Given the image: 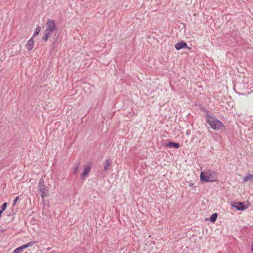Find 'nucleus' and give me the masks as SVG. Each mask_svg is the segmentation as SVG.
<instances>
[{
    "mask_svg": "<svg viewBox=\"0 0 253 253\" xmlns=\"http://www.w3.org/2000/svg\"><path fill=\"white\" fill-rule=\"evenodd\" d=\"M207 123L214 130L224 131L225 130V126L223 123L215 117L213 116L210 120L209 119Z\"/></svg>",
    "mask_w": 253,
    "mask_h": 253,
    "instance_id": "obj_1",
    "label": "nucleus"
},
{
    "mask_svg": "<svg viewBox=\"0 0 253 253\" xmlns=\"http://www.w3.org/2000/svg\"><path fill=\"white\" fill-rule=\"evenodd\" d=\"M38 190L40 193V196L43 200L45 197L49 196V190L47 186L45 185L44 180L42 177L40 179L38 184Z\"/></svg>",
    "mask_w": 253,
    "mask_h": 253,
    "instance_id": "obj_2",
    "label": "nucleus"
},
{
    "mask_svg": "<svg viewBox=\"0 0 253 253\" xmlns=\"http://www.w3.org/2000/svg\"><path fill=\"white\" fill-rule=\"evenodd\" d=\"M46 29L44 31L51 34L56 30V24L54 20L48 19L45 25Z\"/></svg>",
    "mask_w": 253,
    "mask_h": 253,
    "instance_id": "obj_3",
    "label": "nucleus"
},
{
    "mask_svg": "<svg viewBox=\"0 0 253 253\" xmlns=\"http://www.w3.org/2000/svg\"><path fill=\"white\" fill-rule=\"evenodd\" d=\"M213 173V171L212 170H209V171L205 173L204 172H201L200 173V180L202 182H213L214 181V180H211V179L210 176L212 175V174Z\"/></svg>",
    "mask_w": 253,
    "mask_h": 253,
    "instance_id": "obj_4",
    "label": "nucleus"
},
{
    "mask_svg": "<svg viewBox=\"0 0 253 253\" xmlns=\"http://www.w3.org/2000/svg\"><path fill=\"white\" fill-rule=\"evenodd\" d=\"M232 206L240 211L247 209L249 207L248 204L245 205L243 202H234L232 204Z\"/></svg>",
    "mask_w": 253,
    "mask_h": 253,
    "instance_id": "obj_5",
    "label": "nucleus"
},
{
    "mask_svg": "<svg viewBox=\"0 0 253 253\" xmlns=\"http://www.w3.org/2000/svg\"><path fill=\"white\" fill-rule=\"evenodd\" d=\"M175 48L176 49V50H179L183 48H187L188 49H190V47H187V43L183 42H178L175 45Z\"/></svg>",
    "mask_w": 253,
    "mask_h": 253,
    "instance_id": "obj_6",
    "label": "nucleus"
},
{
    "mask_svg": "<svg viewBox=\"0 0 253 253\" xmlns=\"http://www.w3.org/2000/svg\"><path fill=\"white\" fill-rule=\"evenodd\" d=\"M34 42L33 37H31L27 42L26 47L28 51H31L34 47Z\"/></svg>",
    "mask_w": 253,
    "mask_h": 253,
    "instance_id": "obj_7",
    "label": "nucleus"
},
{
    "mask_svg": "<svg viewBox=\"0 0 253 253\" xmlns=\"http://www.w3.org/2000/svg\"><path fill=\"white\" fill-rule=\"evenodd\" d=\"M90 168L89 166H84V169L83 172L82 173L81 175V178L82 179H84V176L87 175L90 171Z\"/></svg>",
    "mask_w": 253,
    "mask_h": 253,
    "instance_id": "obj_8",
    "label": "nucleus"
},
{
    "mask_svg": "<svg viewBox=\"0 0 253 253\" xmlns=\"http://www.w3.org/2000/svg\"><path fill=\"white\" fill-rule=\"evenodd\" d=\"M201 109L205 112L204 116L206 118V122L208 121L209 119L210 120L211 118L213 117V116L211 115L210 112L208 110H207L205 107H202Z\"/></svg>",
    "mask_w": 253,
    "mask_h": 253,
    "instance_id": "obj_9",
    "label": "nucleus"
},
{
    "mask_svg": "<svg viewBox=\"0 0 253 253\" xmlns=\"http://www.w3.org/2000/svg\"><path fill=\"white\" fill-rule=\"evenodd\" d=\"M60 36V33L58 32H56L54 33L52 39L51 41H52V43L54 44H58V40Z\"/></svg>",
    "mask_w": 253,
    "mask_h": 253,
    "instance_id": "obj_10",
    "label": "nucleus"
},
{
    "mask_svg": "<svg viewBox=\"0 0 253 253\" xmlns=\"http://www.w3.org/2000/svg\"><path fill=\"white\" fill-rule=\"evenodd\" d=\"M166 145L170 148H175L176 149H178L180 147L179 143L173 142H169Z\"/></svg>",
    "mask_w": 253,
    "mask_h": 253,
    "instance_id": "obj_11",
    "label": "nucleus"
},
{
    "mask_svg": "<svg viewBox=\"0 0 253 253\" xmlns=\"http://www.w3.org/2000/svg\"><path fill=\"white\" fill-rule=\"evenodd\" d=\"M111 160L110 158H108L105 160L104 163V170L107 171L108 169V168L110 165Z\"/></svg>",
    "mask_w": 253,
    "mask_h": 253,
    "instance_id": "obj_12",
    "label": "nucleus"
},
{
    "mask_svg": "<svg viewBox=\"0 0 253 253\" xmlns=\"http://www.w3.org/2000/svg\"><path fill=\"white\" fill-rule=\"evenodd\" d=\"M248 181L253 182V174H248L247 176L244 177L243 181L244 182H247Z\"/></svg>",
    "mask_w": 253,
    "mask_h": 253,
    "instance_id": "obj_13",
    "label": "nucleus"
},
{
    "mask_svg": "<svg viewBox=\"0 0 253 253\" xmlns=\"http://www.w3.org/2000/svg\"><path fill=\"white\" fill-rule=\"evenodd\" d=\"M218 214L216 213L212 214L209 218V221L211 222L214 223L217 220Z\"/></svg>",
    "mask_w": 253,
    "mask_h": 253,
    "instance_id": "obj_14",
    "label": "nucleus"
},
{
    "mask_svg": "<svg viewBox=\"0 0 253 253\" xmlns=\"http://www.w3.org/2000/svg\"><path fill=\"white\" fill-rule=\"evenodd\" d=\"M80 164V162H79V161H77L75 163V166H74V168L73 169V173L74 175L76 174V173H77Z\"/></svg>",
    "mask_w": 253,
    "mask_h": 253,
    "instance_id": "obj_15",
    "label": "nucleus"
},
{
    "mask_svg": "<svg viewBox=\"0 0 253 253\" xmlns=\"http://www.w3.org/2000/svg\"><path fill=\"white\" fill-rule=\"evenodd\" d=\"M25 248L23 245L20 246L19 247L15 249L12 252V253H21L23 251Z\"/></svg>",
    "mask_w": 253,
    "mask_h": 253,
    "instance_id": "obj_16",
    "label": "nucleus"
},
{
    "mask_svg": "<svg viewBox=\"0 0 253 253\" xmlns=\"http://www.w3.org/2000/svg\"><path fill=\"white\" fill-rule=\"evenodd\" d=\"M40 31H41V27L40 26H37L34 30V32L32 37H36L37 36H38L39 35Z\"/></svg>",
    "mask_w": 253,
    "mask_h": 253,
    "instance_id": "obj_17",
    "label": "nucleus"
},
{
    "mask_svg": "<svg viewBox=\"0 0 253 253\" xmlns=\"http://www.w3.org/2000/svg\"><path fill=\"white\" fill-rule=\"evenodd\" d=\"M43 34H44V35L42 37V39L44 41L46 42L48 40V39H49V38L50 37V35L51 34L48 33H47V32H45V31H44Z\"/></svg>",
    "mask_w": 253,
    "mask_h": 253,
    "instance_id": "obj_18",
    "label": "nucleus"
},
{
    "mask_svg": "<svg viewBox=\"0 0 253 253\" xmlns=\"http://www.w3.org/2000/svg\"><path fill=\"white\" fill-rule=\"evenodd\" d=\"M34 243H35L34 241H31V242H29L27 243V244H24L23 245L24 246V248L26 249L29 247L32 246L34 244Z\"/></svg>",
    "mask_w": 253,
    "mask_h": 253,
    "instance_id": "obj_19",
    "label": "nucleus"
},
{
    "mask_svg": "<svg viewBox=\"0 0 253 253\" xmlns=\"http://www.w3.org/2000/svg\"><path fill=\"white\" fill-rule=\"evenodd\" d=\"M7 206V203L6 202L2 204V205L1 206V209L0 211H2V212H3V211L6 209Z\"/></svg>",
    "mask_w": 253,
    "mask_h": 253,
    "instance_id": "obj_20",
    "label": "nucleus"
},
{
    "mask_svg": "<svg viewBox=\"0 0 253 253\" xmlns=\"http://www.w3.org/2000/svg\"><path fill=\"white\" fill-rule=\"evenodd\" d=\"M57 44L52 43V44L50 46V49H51V52L54 50Z\"/></svg>",
    "mask_w": 253,
    "mask_h": 253,
    "instance_id": "obj_21",
    "label": "nucleus"
},
{
    "mask_svg": "<svg viewBox=\"0 0 253 253\" xmlns=\"http://www.w3.org/2000/svg\"><path fill=\"white\" fill-rule=\"evenodd\" d=\"M19 197H16L14 200H13V206H14L16 205V203L17 202V201L19 200Z\"/></svg>",
    "mask_w": 253,
    "mask_h": 253,
    "instance_id": "obj_22",
    "label": "nucleus"
},
{
    "mask_svg": "<svg viewBox=\"0 0 253 253\" xmlns=\"http://www.w3.org/2000/svg\"><path fill=\"white\" fill-rule=\"evenodd\" d=\"M189 187H192V188H196V186H194V184H193V183H190L189 184Z\"/></svg>",
    "mask_w": 253,
    "mask_h": 253,
    "instance_id": "obj_23",
    "label": "nucleus"
},
{
    "mask_svg": "<svg viewBox=\"0 0 253 253\" xmlns=\"http://www.w3.org/2000/svg\"><path fill=\"white\" fill-rule=\"evenodd\" d=\"M251 251L252 252L253 251V242H252L251 243Z\"/></svg>",
    "mask_w": 253,
    "mask_h": 253,
    "instance_id": "obj_24",
    "label": "nucleus"
},
{
    "mask_svg": "<svg viewBox=\"0 0 253 253\" xmlns=\"http://www.w3.org/2000/svg\"><path fill=\"white\" fill-rule=\"evenodd\" d=\"M3 213L2 211H0V218L1 217V214Z\"/></svg>",
    "mask_w": 253,
    "mask_h": 253,
    "instance_id": "obj_25",
    "label": "nucleus"
}]
</instances>
